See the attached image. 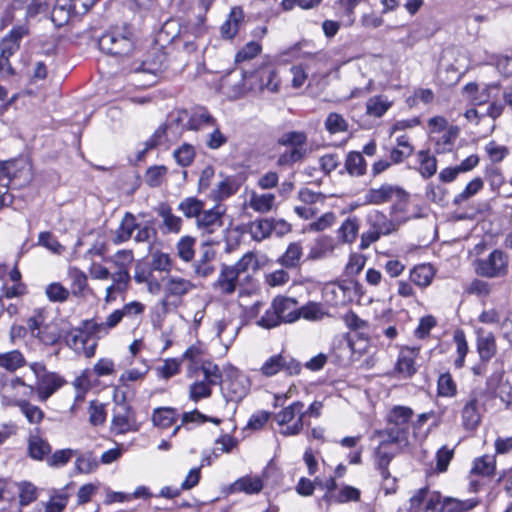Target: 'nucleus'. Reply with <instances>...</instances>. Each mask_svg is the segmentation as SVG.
Instances as JSON below:
<instances>
[{
  "instance_id": "f257e3e1",
  "label": "nucleus",
  "mask_w": 512,
  "mask_h": 512,
  "mask_svg": "<svg viewBox=\"0 0 512 512\" xmlns=\"http://www.w3.org/2000/svg\"><path fill=\"white\" fill-rule=\"evenodd\" d=\"M413 416L410 407L393 406L386 416L387 427L373 432L371 439L378 442L379 446L388 444L408 445L406 430Z\"/></svg>"
},
{
  "instance_id": "f03ea898",
  "label": "nucleus",
  "mask_w": 512,
  "mask_h": 512,
  "mask_svg": "<svg viewBox=\"0 0 512 512\" xmlns=\"http://www.w3.org/2000/svg\"><path fill=\"white\" fill-rule=\"evenodd\" d=\"M32 179V168L25 158L0 161V187L6 188L0 191V209L9 206L13 202V195L8 188H21Z\"/></svg>"
},
{
  "instance_id": "7ed1b4c3",
  "label": "nucleus",
  "mask_w": 512,
  "mask_h": 512,
  "mask_svg": "<svg viewBox=\"0 0 512 512\" xmlns=\"http://www.w3.org/2000/svg\"><path fill=\"white\" fill-rule=\"evenodd\" d=\"M222 383V373L212 362H204L196 371V379L189 386V398L194 402L207 399L212 394V387Z\"/></svg>"
},
{
  "instance_id": "20e7f679",
  "label": "nucleus",
  "mask_w": 512,
  "mask_h": 512,
  "mask_svg": "<svg viewBox=\"0 0 512 512\" xmlns=\"http://www.w3.org/2000/svg\"><path fill=\"white\" fill-rule=\"evenodd\" d=\"M101 51L112 56H128L134 49L132 33L127 28H117L103 34L98 41Z\"/></svg>"
},
{
  "instance_id": "39448f33",
  "label": "nucleus",
  "mask_w": 512,
  "mask_h": 512,
  "mask_svg": "<svg viewBox=\"0 0 512 512\" xmlns=\"http://www.w3.org/2000/svg\"><path fill=\"white\" fill-rule=\"evenodd\" d=\"M366 221L370 229L361 235L360 249H367L372 243L378 241L382 236H388L398 229L397 224L378 210L367 214Z\"/></svg>"
},
{
  "instance_id": "423d86ee",
  "label": "nucleus",
  "mask_w": 512,
  "mask_h": 512,
  "mask_svg": "<svg viewBox=\"0 0 512 512\" xmlns=\"http://www.w3.org/2000/svg\"><path fill=\"white\" fill-rule=\"evenodd\" d=\"M29 368L36 377L35 390L40 401L48 400L65 383V379L58 373L50 372L41 362L29 364Z\"/></svg>"
},
{
  "instance_id": "0eeeda50",
  "label": "nucleus",
  "mask_w": 512,
  "mask_h": 512,
  "mask_svg": "<svg viewBox=\"0 0 512 512\" xmlns=\"http://www.w3.org/2000/svg\"><path fill=\"white\" fill-rule=\"evenodd\" d=\"M304 417V404L300 401L293 402L275 415L278 433L283 436L299 434L303 428Z\"/></svg>"
},
{
  "instance_id": "6e6552de",
  "label": "nucleus",
  "mask_w": 512,
  "mask_h": 512,
  "mask_svg": "<svg viewBox=\"0 0 512 512\" xmlns=\"http://www.w3.org/2000/svg\"><path fill=\"white\" fill-rule=\"evenodd\" d=\"M474 268L476 274L482 277H503L508 271V257L503 251L496 249L487 258L477 259Z\"/></svg>"
},
{
  "instance_id": "1a4fd4ad",
  "label": "nucleus",
  "mask_w": 512,
  "mask_h": 512,
  "mask_svg": "<svg viewBox=\"0 0 512 512\" xmlns=\"http://www.w3.org/2000/svg\"><path fill=\"white\" fill-rule=\"evenodd\" d=\"M480 504L477 497L461 500L453 497L441 499L438 493H433L426 502L431 512H468Z\"/></svg>"
},
{
  "instance_id": "9d476101",
  "label": "nucleus",
  "mask_w": 512,
  "mask_h": 512,
  "mask_svg": "<svg viewBox=\"0 0 512 512\" xmlns=\"http://www.w3.org/2000/svg\"><path fill=\"white\" fill-rule=\"evenodd\" d=\"M223 392L225 397L229 401L239 402L249 392L250 380L240 370L236 368H230L227 377L224 380Z\"/></svg>"
},
{
  "instance_id": "9b49d317",
  "label": "nucleus",
  "mask_w": 512,
  "mask_h": 512,
  "mask_svg": "<svg viewBox=\"0 0 512 512\" xmlns=\"http://www.w3.org/2000/svg\"><path fill=\"white\" fill-rule=\"evenodd\" d=\"M137 430L138 424L131 406L125 401L116 402L111 420L112 433L125 434Z\"/></svg>"
},
{
  "instance_id": "f8f14e48",
  "label": "nucleus",
  "mask_w": 512,
  "mask_h": 512,
  "mask_svg": "<svg viewBox=\"0 0 512 512\" xmlns=\"http://www.w3.org/2000/svg\"><path fill=\"white\" fill-rule=\"evenodd\" d=\"M318 64V59H311L305 63L293 65L290 68V73L292 75V87L299 89L307 82L308 79V85H311L313 82L318 83L320 79H325L328 76L327 72L315 71Z\"/></svg>"
},
{
  "instance_id": "ddd939ff",
  "label": "nucleus",
  "mask_w": 512,
  "mask_h": 512,
  "mask_svg": "<svg viewBox=\"0 0 512 512\" xmlns=\"http://www.w3.org/2000/svg\"><path fill=\"white\" fill-rule=\"evenodd\" d=\"M260 371L266 377L275 376L281 371L292 376L300 373L301 365L288 355L277 354L269 357L261 366Z\"/></svg>"
},
{
  "instance_id": "4468645a",
  "label": "nucleus",
  "mask_w": 512,
  "mask_h": 512,
  "mask_svg": "<svg viewBox=\"0 0 512 512\" xmlns=\"http://www.w3.org/2000/svg\"><path fill=\"white\" fill-rule=\"evenodd\" d=\"M392 200L406 202L408 194L398 186L383 184L379 188H371L364 195L366 204L381 205Z\"/></svg>"
},
{
  "instance_id": "2eb2a0df",
  "label": "nucleus",
  "mask_w": 512,
  "mask_h": 512,
  "mask_svg": "<svg viewBox=\"0 0 512 512\" xmlns=\"http://www.w3.org/2000/svg\"><path fill=\"white\" fill-rule=\"evenodd\" d=\"M307 136L304 132L299 131H291L284 133L279 138V144L283 146L291 147V151L289 153H284L280 157V161L283 162H297L301 160L305 154V149L303 148L306 144Z\"/></svg>"
},
{
  "instance_id": "dca6fc26",
  "label": "nucleus",
  "mask_w": 512,
  "mask_h": 512,
  "mask_svg": "<svg viewBox=\"0 0 512 512\" xmlns=\"http://www.w3.org/2000/svg\"><path fill=\"white\" fill-rule=\"evenodd\" d=\"M226 209L223 205L217 204L213 208L204 210L196 220L197 229L202 234H214L221 230L224 224L223 217Z\"/></svg>"
},
{
  "instance_id": "f3484780",
  "label": "nucleus",
  "mask_w": 512,
  "mask_h": 512,
  "mask_svg": "<svg viewBox=\"0 0 512 512\" xmlns=\"http://www.w3.org/2000/svg\"><path fill=\"white\" fill-rule=\"evenodd\" d=\"M484 411V404L480 402L477 394H471L461 410L463 427L469 431L475 430L481 423Z\"/></svg>"
},
{
  "instance_id": "a211bd4d",
  "label": "nucleus",
  "mask_w": 512,
  "mask_h": 512,
  "mask_svg": "<svg viewBox=\"0 0 512 512\" xmlns=\"http://www.w3.org/2000/svg\"><path fill=\"white\" fill-rule=\"evenodd\" d=\"M251 85L253 88L277 92L279 90L280 79L277 70L271 65H264L256 70L251 76Z\"/></svg>"
},
{
  "instance_id": "6ab92c4d",
  "label": "nucleus",
  "mask_w": 512,
  "mask_h": 512,
  "mask_svg": "<svg viewBox=\"0 0 512 512\" xmlns=\"http://www.w3.org/2000/svg\"><path fill=\"white\" fill-rule=\"evenodd\" d=\"M499 89L500 85L498 83L479 85L470 82L464 86L463 91L467 98L475 105H482L487 103L490 99L496 98Z\"/></svg>"
},
{
  "instance_id": "aec40b11",
  "label": "nucleus",
  "mask_w": 512,
  "mask_h": 512,
  "mask_svg": "<svg viewBox=\"0 0 512 512\" xmlns=\"http://www.w3.org/2000/svg\"><path fill=\"white\" fill-rule=\"evenodd\" d=\"M196 289V285L189 279L167 275L163 278V291L166 298H182Z\"/></svg>"
},
{
  "instance_id": "412c9836",
  "label": "nucleus",
  "mask_w": 512,
  "mask_h": 512,
  "mask_svg": "<svg viewBox=\"0 0 512 512\" xmlns=\"http://www.w3.org/2000/svg\"><path fill=\"white\" fill-rule=\"evenodd\" d=\"M239 275L230 265L223 264L215 282L213 290L220 295H231L237 290Z\"/></svg>"
},
{
  "instance_id": "4be33fe9",
  "label": "nucleus",
  "mask_w": 512,
  "mask_h": 512,
  "mask_svg": "<svg viewBox=\"0 0 512 512\" xmlns=\"http://www.w3.org/2000/svg\"><path fill=\"white\" fill-rule=\"evenodd\" d=\"M89 335L86 330L72 329L66 336L67 345L77 353H83L87 358L94 356L96 349V342L88 345Z\"/></svg>"
},
{
  "instance_id": "5701e85b",
  "label": "nucleus",
  "mask_w": 512,
  "mask_h": 512,
  "mask_svg": "<svg viewBox=\"0 0 512 512\" xmlns=\"http://www.w3.org/2000/svg\"><path fill=\"white\" fill-rule=\"evenodd\" d=\"M29 34L27 25L14 26L0 41V53L13 56L20 48L21 40Z\"/></svg>"
},
{
  "instance_id": "b1692460",
  "label": "nucleus",
  "mask_w": 512,
  "mask_h": 512,
  "mask_svg": "<svg viewBox=\"0 0 512 512\" xmlns=\"http://www.w3.org/2000/svg\"><path fill=\"white\" fill-rule=\"evenodd\" d=\"M297 301L289 297H276L273 307L276 309L281 322L293 323L299 319Z\"/></svg>"
},
{
  "instance_id": "393cba45",
  "label": "nucleus",
  "mask_w": 512,
  "mask_h": 512,
  "mask_svg": "<svg viewBox=\"0 0 512 512\" xmlns=\"http://www.w3.org/2000/svg\"><path fill=\"white\" fill-rule=\"evenodd\" d=\"M267 262L265 255L259 256L257 253L249 251L245 253L234 265H230L240 276L244 273H255Z\"/></svg>"
},
{
  "instance_id": "a878e982",
  "label": "nucleus",
  "mask_w": 512,
  "mask_h": 512,
  "mask_svg": "<svg viewBox=\"0 0 512 512\" xmlns=\"http://www.w3.org/2000/svg\"><path fill=\"white\" fill-rule=\"evenodd\" d=\"M477 333V351L482 361H489L497 353L496 338L492 332L479 328Z\"/></svg>"
},
{
  "instance_id": "bb28decb",
  "label": "nucleus",
  "mask_w": 512,
  "mask_h": 512,
  "mask_svg": "<svg viewBox=\"0 0 512 512\" xmlns=\"http://www.w3.org/2000/svg\"><path fill=\"white\" fill-rule=\"evenodd\" d=\"M419 351V347H404L400 350L396 370L404 377H410L416 372L415 359Z\"/></svg>"
},
{
  "instance_id": "cd10ccee",
  "label": "nucleus",
  "mask_w": 512,
  "mask_h": 512,
  "mask_svg": "<svg viewBox=\"0 0 512 512\" xmlns=\"http://www.w3.org/2000/svg\"><path fill=\"white\" fill-rule=\"evenodd\" d=\"M264 487L263 480L259 476L246 475L237 479L230 485L232 493L243 492L248 495L258 494Z\"/></svg>"
},
{
  "instance_id": "c85d7f7f",
  "label": "nucleus",
  "mask_w": 512,
  "mask_h": 512,
  "mask_svg": "<svg viewBox=\"0 0 512 512\" xmlns=\"http://www.w3.org/2000/svg\"><path fill=\"white\" fill-rule=\"evenodd\" d=\"M83 327L89 336L102 338L108 335L112 329L117 327V323L115 321V317H113L112 313H110L105 318V320L101 322H98L94 319L85 320L83 322Z\"/></svg>"
},
{
  "instance_id": "c756f323",
  "label": "nucleus",
  "mask_w": 512,
  "mask_h": 512,
  "mask_svg": "<svg viewBox=\"0 0 512 512\" xmlns=\"http://www.w3.org/2000/svg\"><path fill=\"white\" fill-rule=\"evenodd\" d=\"M137 228L136 217L126 212L123 216L119 227L115 230L112 242L116 245L127 242L131 239L133 232Z\"/></svg>"
},
{
  "instance_id": "7c9ffc66",
  "label": "nucleus",
  "mask_w": 512,
  "mask_h": 512,
  "mask_svg": "<svg viewBox=\"0 0 512 512\" xmlns=\"http://www.w3.org/2000/svg\"><path fill=\"white\" fill-rule=\"evenodd\" d=\"M243 20V10L240 7L232 8L227 20L220 27L222 37L226 39L234 38V36L238 33Z\"/></svg>"
},
{
  "instance_id": "2f4dec72",
  "label": "nucleus",
  "mask_w": 512,
  "mask_h": 512,
  "mask_svg": "<svg viewBox=\"0 0 512 512\" xmlns=\"http://www.w3.org/2000/svg\"><path fill=\"white\" fill-rule=\"evenodd\" d=\"M212 126H216V119L204 107L194 109L186 124L190 130H200Z\"/></svg>"
},
{
  "instance_id": "473e14b6",
  "label": "nucleus",
  "mask_w": 512,
  "mask_h": 512,
  "mask_svg": "<svg viewBox=\"0 0 512 512\" xmlns=\"http://www.w3.org/2000/svg\"><path fill=\"white\" fill-rule=\"evenodd\" d=\"M276 197L273 193L252 192L249 197L248 206L258 213H268L275 207Z\"/></svg>"
},
{
  "instance_id": "72a5a7b5",
  "label": "nucleus",
  "mask_w": 512,
  "mask_h": 512,
  "mask_svg": "<svg viewBox=\"0 0 512 512\" xmlns=\"http://www.w3.org/2000/svg\"><path fill=\"white\" fill-rule=\"evenodd\" d=\"M156 212L162 218L163 226L167 232H180L182 228V219L173 214L171 207L167 203H160Z\"/></svg>"
},
{
  "instance_id": "f704fd0d",
  "label": "nucleus",
  "mask_w": 512,
  "mask_h": 512,
  "mask_svg": "<svg viewBox=\"0 0 512 512\" xmlns=\"http://www.w3.org/2000/svg\"><path fill=\"white\" fill-rule=\"evenodd\" d=\"M435 276V270L431 264H420L410 271V281L420 288H426Z\"/></svg>"
},
{
  "instance_id": "c9c22d12",
  "label": "nucleus",
  "mask_w": 512,
  "mask_h": 512,
  "mask_svg": "<svg viewBox=\"0 0 512 512\" xmlns=\"http://www.w3.org/2000/svg\"><path fill=\"white\" fill-rule=\"evenodd\" d=\"M177 417V409L172 407H159L153 410L152 422L158 428L167 429L176 423Z\"/></svg>"
},
{
  "instance_id": "e433bc0d",
  "label": "nucleus",
  "mask_w": 512,
  "mask_h": 512,
  "mask_svg": "<svg viewBox=\"0 0 512 512\" xmlns=\"http://www.w3.org/2000/svg\"><path fill=\"white\" fill-rule=\"evenodd\" d=\"M247 232L257 242L269 238L272 234L270 218H260L250 222L247 226Z\"/></svg>"
},
{
  "instance_id": "4c0bfd02",
  "label": "nucleus",
  "mask_w": 512,
  "mask_h": 512,
  "mask_svg": "<svg viewBox=\"0 0 512 512\" xmlns=\"http://www.w3.org/2000/svg\"><path fill=\"white\" fill-rule=\"evenodd\" d=\"M496 468L495 455H484L473 461L470 469L472 476L488 477L494 474Z\"/></svg>"
},
{
  "instance_id": "58836bf2",
  "label": "nucleus",
  "mask_w": 512,
  "mask_h": 512,
  "mask_svg": "<svg viewBox=\"0 0 512 512\" xmlns=\"http://www.w3.org/2000/svg\"><path fill=\"white\" fill-rule=\"evenodd\" d=\"M434 492H430L428 488L419 489L409 500L408 508H399L398 512H431L426 507L427 500Z\"/></svg>"
},
{
  "instance_id": "ea45409f",
  "label": "nucleus",
  "mask_w": 512,
  "mask_h": 512,
  "mask_svg": "<svg viewBox=\"0 0 512 512\" xmlns=\"http://www.w3.org/2000/svg\"><path fill=\"white\" fill-rule=\"evenodd\" d=\"M25 365L26 359L23 353L19 350L0 353V367L9 372H15Z\"/></svg>"
},
{
  "instance_id": "a19ab883",
  "label": "nucleus",
  "mask_w": 512,
  "mask_h": 512,
  "mask_svg": "<svg viewBox=\"0 0 512 512\" xmlns=\"http://www.w3.org/2000/svg\"><path fill=\"white\" fill-rule=\"evenodd\" d=\"M345 169L353 177L363 176L366 173L367 163L360 152L351 151L346 156Z\"/></svg>"
},
{
  "instance_id": "79ce46f5",
  "label": "nucleus",
  "mask_w": 512,
  "mask_h": 512,
  "mask_svg": "<svg viewBox=\"0 0 512 512\" xmlns=\"http://www.w3.org/2000/svg\"><path fill=\"white\" fill-rule=\"evenodd\" d=\"M205 422H212L216 425L220 424L221 423V419L219 418H215V417H208L204 414H202L200 411L198 410H193V411H190V412H185L183 413L182 415V419H181V424L177 425L173 432H172V435H176L177 432H179L183 426H188L190 424H202V423H205Z\"/></svg>"
},
{
  "instance_id": "37998d69",
  "label": "nucleus",
  "mask_w": 512,
  "mask_h": 512,
  "mask_svg": "<svg viewBox=\"0 0 512 512\" xmlns=\"http://www.w3.org/2000/svg\"><path fill=\"white\" fill-rule=\"evenodd\" d=\"M74 15L69 6L68 0H56L55 5L51 11V20L57 27H62L67 24Z\"/></svg>"
},
{
  "instance_id": "c03bdc74",
  "label": "nucleus",
  "mask_w": 512,
  "mask_h": 512,
  "mask_svg": "<svg viewBox=\"0 0 512 512\" xmlns=\"http://www.w3.org/2000/svg\"><path fill=\"white\" fill-rule=\"evenodd\" d=\"M303 255V249L300 243L289 244L284 254L278 259L279 264L286 268H296L300 264Z\"/></svg>"
},
{
  "instance_id": "a18cd8bd",
  "label": "nucleus",
  "mask_w": 512,
  "mask_h": 512,
  "mask_svg": "<svg viewBox=\"0 0 512 512\" xmlns=\"http://www.w3.org/2000/svg\"><path fill=\"white\" fill-rule=\"evenodd\" d=\"M341 347L350 354L351 361H356L360 356L368 352L369 342L367 339L357 337L356 339H347L341 342Z\"/></svg>"
},
{
  "instance_id": "49530a36",
  "label": "nucleus",
  "mask_w": 512,
  "mask_h": 512,
  "mask_svg": "<svg viewBox=\"0 0 512 512\" xmlns=\"http://www.w3.org/2000/svg\"><path fill=\"white\" fill-rule=\"evenodd\" d=\"M145 311V305L139 301H132L126 303L121 309H116L112 312L113 317H115V321L117 325L122 321L124 317L129 319H135L137 316H140Z\"/></svg>"
},
{
  "instance_id": "de8ad7c7",
  "label": "nucleus",
  "mask_w": 512,
  "mask_h": 512,
  "mask_svg": "<svg viewBox=\"0 0 512 512\" xmlns=\"http://www.w3.org/2000/svg\"><path fill=\"white\" fill-rule=\"evenodd\" d=\"M392 106V101L387 96L377 95L368 99L366 103L367 114L374 117H382Z\"/></svg>"
},
{
  "instance_id": "09e8293b",
  "label": "nucleus",
  "mask_w": 512,
  "mask_h": 512,
  "mask_svg": "<svg viewBox=\"0 0 512 512\" xmlns=\"http://www.w3.org/2000/svg\"><path fill=\"white\" fill-rule=\"evenodd\" d=\"M204 202L196 197H187L183 199L179 205L178 210L183 213L187 218H196L202 214Z\"/></svg>"
},
{
  "instance_id": "8fccbe9b",
  "label": "nucleus",
  "mask_w": 512,
  "mask_h": 512,
  "mask_svg": "<svg viewBox=\"0 0 512 512\" xmlns=\"http://www.w3.org/2000/svg\"><path fill=\"white\" fill-rule=\"evenodd\" d=\"M484 187V182L480 177L472 179L466 187L457 194L453 199V204L460 206L464 202H467L470 198L474 197Z\"/></svg>"
},
{
  "instance_id": "3c124183",
  "label": "nucleus",
  "mask_w": 512,
  "mask_h": 512,
  "mask_svg": "<svg viewBox=\"0 0 512 512\" xmlns=\"http://www.w3.org/2000/svg\"><path fill=\"white\" fill-rule=\"evenodd\" d=\"M327 315L324 306L317 302H308L306 305L299 307V319L303 318L308 321H320Z\"/></svg>"
},
{
  "instance_id": "603ef678",
  "label": "nucleus",
  "mask_w": 512,
  "mask_h": 512,
  "mask_svg": "<svg viewBox=\"0 0 512 512\" xmlns=\"http://www.w3.org/2000/svg\"><path fill=\"white\" fill-rule=\"evenodd\" d=\"M195 238L183 236L176 243V254L184 262H191L195 256Z\"/></svg>"
},
{
  "instance_id": "864d4df0",
  "label": "nucleus",
  "mask_w": 512,
  "mask_h": 512,
  "mask_svg": "<svg viewBox=\"0 0 512 512\" xmlns=\"http://www.w3.org/2000/svg\"><path fill=\"white\" fill-rule=\"evenodd\" d=\"M335 248V244L330 237H321L317 239L314 246L311 248L309 257L311 259H322L330 255Z\"/></svg>"
},
{
  "instance_id": "5fc2aeb1",
  "label": "nucleus",
  "mask_w": 512,
  "mask_h": 512,
  "mask_svg": "<svg viewBox=\"0 0 512 512\" xmlns=\"http://www.w3.org/2000/svg\"><path fill=\"white\" fill-rule=\"evenodd\" d=\"M397 146V148L392 149L390 152V158L395 164L401 163L404 159L408 158L413 153V147L405 135L399 136L397 138Z\"/></svg>"
},
{
  "instance_id": "6e6d98bb",
  "label": "nucleus",
  "mask_w": 512,
  "mask_h": 512,
  "mask_svg": "<svg viewBox=\"0 0 512 512\" xmlns=\"http://www.w3.org/2000/svg\"><path fill=\"white\" fill-rule=\"evenodd\" d=\"M418 160L420 163L419 172L424 178H430L436 173L437 160L428 151H419Z\"/></svg>"
},
{
  "instance_id": "4d7b16f0",
  "label": "nucleus",
  "mask_w": 512,
  "mask_h": 512,
  "mask_svg": "<svg viewBox=\"0 0 512 512\" xmlns=\"http://www.w3.org/2000/svg\"><path fill=\"white\" fill-rule=\"evenodd\" d=\"M35 338L39 339L44 345L51 346L60 340L61 334L56 323H48L37 332Z\"/></svg>"
},
{
  "instance_id": "13d9d810",
  "label": "nucleus",
  "mask_w": 512,
  "mask_h": 512,
  "mask_svg": "<svg viewBox=\"0 0 512 512\" xmlns=\"http://www.w3.org/2000/svg\"><path fill=\"white\" fill-rule=\"evenodd\" d=\"M112 284L105 289V293L115 294L122 293L127 289L128 283L130 282L129 271H116L112 274Z\"/></svg>"
},
{
  "instance_id": "bf43d9fd",
  "label": "nucleus",
  "mask_w": 512,
  "mask_h": 512,
  "mask_svg": "<svg viewBox=\"0 0 512 512\" xmlns=\"http://www.w3.org/2000/svg\"><path fill=\"white\" fill-rule=\"evenodd\" d=\"M359 231V223L357 218L349 217L340 226L338 233L339 237L346 243H352Z\"/></svg>"
},
{
  "instance_id": "052dcab7",
  "label": "nucleus",
  "mask_w": 512,
  "mask_h": 512,
  "mask_svg": "<svg viewBox=\"0 0 512 512\" xmlns=\"http://www.w3.org/2000/svg\"><path fill=\"white\" fill-rule=\"evenodd\" d=\"M453 340L456 344L457 358L454 360V366L456 368H462L464 366L465 357L468 353V344L463 331L457 330L454 333Z\"/></svg>"
},
{
  "instance_id": "680f3d73",
  "label": "nucleus",
  "mask_w": 512,
  "mask_h": 512,
  "mask_svg": "<svg viewBox=\"0 0 512 512\" xmlns=\"http://www.w3.org/2000/svg\"><path fill=\"white\" fill-rule=\"evenodd\" d=\"M16 405L20 408L21 412L30 423L38 424L42 421L44 412L38 406L33 405L26 400H19L16 402Z\"/></svg>"
},
{
  "instance_id": "e2e57ef3",
  "label": "nucleus",
  "mask_w": 512,
  "mask_h": 512,
  "mask_svg": "<svg viewBox=\"0 0 512 512\" xmlns=\"http://www.w3.org/2000/svg\"><path fill=\"white\" fill-rule=\"evenodd\" d=\"M325 128L330 134H337L346 132L348 130V123L344 117L338 113H329L325 120Z\"/></svg>"
},
{
  "instance_id": "0e129e2a",
  "label": "nucleus",
  "mask_w": 512,
  "mask_h": 512,
  "mask_svg": "<svg viewBox=\"0 0 512 512\" xmlns=\"http://www.w3.org/2000/svg\"><path fill=\"white\" fill-rule=\"evenodd\" d=\"M394 458V454L386 450H375L374 463L377 470L380 472L383 479L389 480L388 465Z\"/></svg>"
},
{
  "instance_id": "69168bd1",
  "label": "nucleus",
  "mask_w": 512,
  "mask_h": 512,
  "mask_svg": "<svg viewBox=\"0 0 512 512\" xmlns=\"http://www.w3.org/2000/svg\"><path fill=\"white\" fill-rule=\"evenodd\" d=\"M173 157L178 165L187 167L195 158V149L192 145L184 143L173 152Z\"/></svg>"
},
{
  "instance_id": "338daca9",
  "label": "nucleus",
  "mask_w": 512,
  "mask_h": 512,
  "mask_svg": "<svg viewBox=\"0 0 512 512\" xmlns=\"http://www.w3.org/2000/svg\"><path fill=\"white\" fill-rule=\"evenodd\" d=\"M38 244L57 255H61L65 251V247L48 231L39 234Z\"/></svg>"
},
{
  "instance_id": "774afa93",
  "label": "nucleus",
  "mask_w": 512,
  "mask_h": 512,
  "mask_svg": "<svg viewBox=\"0 0 512 512\" xmlns=\"http://www.w3.org/2000/svg\"><path fill=\"white\" fill-rule=\"evenodd\" d=\"M63 489L52 495L46 504L45 512H62L67 505L69 494Z\"/></svg>"
}]
</instances>
